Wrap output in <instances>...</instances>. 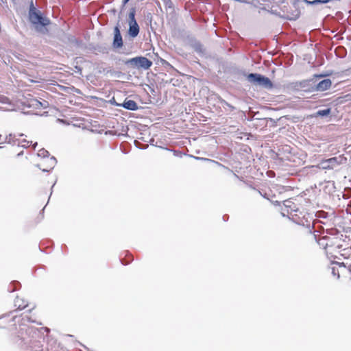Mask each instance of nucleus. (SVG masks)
I'll list each match as a JSON object with an SVG mask.
<instances>
[{
	"instance_id": "f257e3e1",
	"label": "nucleus",
	"mask_w": 351,
	"mask_h": 351,
	"mask_svg": "<svg viewBox=\"0 0 351 351\" xmlns=\"http://www.w3.org/2000/svg\"><path fill=\"white\" fill-rule=\"evenodd\" d=\"M47 327L37 328L34 326H27L25 324H20L16 342L21 347L25 348L27 345L32 343L33 339L43 338V332H49Z\"/></svg>"
},
{
	"instance_id": "f03ea898",
	"label": "nucleus",
	"mask_w": 351,
	"mask_h": 351,
	"mask_svg": "<svg viewBox=\"0 0 351 351\" xmlns=\"http://www.w3.org/2000/svg\"><path fill=\"white\" fill-rule=\"evenodd\" d=\"M29 18L30 22L36 25V29L38 32L43 34L48 32V29L46 28V26L49 25L50 20L44 16L41 12L34 7L32 1L29 5Z\"/></svg>"
},
{
	"instance_id": "7ed1b4c3",
	"label": "nucleus",
	"mask_w": 351,
	"mask_h": 351,
	"mask_svg": "<svg viewBox=\"0 0 351 351\" xmlns=\"http://www.w3.org/2000/svg\"><path fill=\"white\" fill-rule=\"evenodd\" d=\"M246 78L247 82L252 84V85L258 86L266 90H271L274 87L273 82L269 77L260 73H249L247 75Z\"/></svg>"
},
{
	"instance_id": "20e7f679",
	"label": "nucleus",
	"mask_w": 351,
	"mask_h": 351,
	"mask_svg": "<svg viewBox=\"0 0 351 351\" xmlns=\"http://www.w3.org/2000/svg\"><path fill=\"white\" fill-rule=\"evenodd\" d=\"M347 162V158L343 156L332 157L326 160H322L319 167L322 169H333L338 165L345 164Z\"/></svg>"
},
{
	"instance_id": "39448f33",
	"label": "nucleus",
	"mask_w": 351,
	"mask_h": 351,
	"mask_svg": "<svg viewBox=\"0 0 351 351\" xmlns=\"http://www.w3.org/2000/svg\"><path fill=\"white\" fill-rule=\"evenodd\" d=\"M123 46V40L120 32V25L119 23L114 26L113 29V40L112 47L114 49H119Z\"/></svg>"
},
{
	"instance_id": "423d86ee",
	"label": "nucleus",
	"mask_w": 351,
	"mask_h": 351,
	"mask_svg": "<svg viewBox=\"0 0 351 351\" xmlns=\"http://www.w3.org/2000/svg\"><path fill=\"white\" fill-rule=\"evenodd\" d=\"M291 199H285L282 202L283 208L282 207L281 208V215L283 217H285V215H286L285 211L288 214H291L292 212L297 213L299 210L297 205L294 202H293Z\"/></svg>"
},
{
	"instance_id": "0eeeda50",
	"label": "nucleus",
	"mask_w": 351,
	"mask_h": 351,
	"mask_svg": "<svg viewBox=\"0 0 351 351\" xmlns=\"http://www.w3.org/2000/svg\"><path fill=\"white\" fill-rule=\"evenodd\" d=\"M57 164V160L54 156L49 157L43 161V163L37 165V167L43 172H49Z\"/></svg>"
},
{
	"instance_id": "6e6552de",
	"label": "nucleus",
	"mask_w": 351,
	"mask_h": 351,
	"mask_svg": "<svg viewBox=\"0 0 351 351\" xmlns=\"http://www.w3.org/2000/svg\"><path fill=\"white\" fill-rule=\"evenodd\" d=\"M23 104L26 107L32 109H45L48 107L47 101H44V102H41L38 101L37 99L34 98L29 99L25 101Z\"/></svg>"
},
{
	"instance_id": "1a4fd4ad",
	"label": "nucleus",
	"mask_w": 351,
	"mask_h": 351,
	"mask_svg": "<svg viewBox=\"0 0 351 351\" xmlns=\"http://www.w3.org/2000/svg\"><path fill=\"white\" fill-rule=\"evenodd\" d=\"M292 220L297 224L305 226L308 230L309 232H312L313 229L314 228V221L308 220V218L303 217L302 219H295L293 217H292Z\"/></svg>"
},
{
	"instance_id": "9d476101",
	"label": "nucleus",
	"mask_w": 351,
	"mask_h": 351,
	"mask_svg": "<svg viewBox=\"0 0 351 351\" xmlns=\"http://www.w3.org/2000/svg\"><path fill=\"white\" fill-rule=\"evenodd\" d=\"M44 332H43V338L34 339L32 343L27 345L25 348L31 349L32 351H43V342L44 341Z\"/></svg>"
},
{
	"instance_id": "9b49d317",
	"label": "nucleus",
	"mask_w": 351,
	"mask_h": 351,
	"mask_svg": "<svg viewBox=\"0 0 351 351\" xmlns=\"http://www.w3.org/2000/svg\"><path fill=\"white\" fill-rule=\"evenodd\" d=\"M332 85V82L330 79H324L311 88L312 90L324 91L328 90Z\"/></svg>"
},
{
	"instance_id": "f8f14e48",
	"label": "nucleus",
	"mask_w": 351,
	"mask_h": 351,
	"mask_svg": "<svg viewBox=\"0 0 351 351\" xmlns=\"http://www.w3.org/2000/svg\"><path fill=\"white\" fill-rule=\"evenodd\" d=\"M152 62L144 56H138V69H149L152 66Z\"/></svg>"
},
{
	"instance_id": "ddd939ff",
	"label": "nucleus",
	"mask_w": 351,
	"mask_h": 351,
	"mask_svg": "<svg viewBox=\"0 0 351 351\" xmlns=\"http://www.w3.org/2000/svg\"><path fill=\"white\" fill-rule=\"evenodd\" d=\"M129 28L128 30V34L131 38H136L140 32V27L137 22L128 23Z\"/></svg>"
},
{
	"instance_id": "4468645a",
	"label": "nucleus",
	"mask_w": 351,
	"mask_h": 351,
	"mask_svg": "<svg viewBox=\"0 0 351 351\" xmlns=\"http://www.w3.org/2000/svg\"><path fill=\"white\" fill-rule=\"evenodd\" d=\"M121 107H123L126 110L132 111H135L138 109V106L137 103L134 100L131 99H125L124 102L121 104Z\"/></svg>"
},
{
	"instance_id": "2eb2a0df",
	"label": "nucleus",
	"mask_w": 351,
	"mask_h": 351,
	"mask_svg": "<svg viewBox=\"0 0 351 351\" xmlns=\"http://www.w3.org/2000/svg\"><path fill=\"white\" fill-rule=\"evenodd\" d=\"M330 112H331V108H325L323 110H317V112H315V113L311 114V117L313 118H317L319 117H327L330 114Z\"/></svg>"
},
{
	"instance_id": "dca6fc26",
	"label": "nucleus",
	"mask_w": 351,
	"mask_h": 351,
	"mask_svg": "<svg viewBox=\"0 0 351 351\" xmlns=\"http://www.w3.org/2000/svg\"><path fill=\"white\" fill-rule=\"evenodd\" d=\"M123 62L128 66L138 69V56L126 60H123Z\"/></svg>"
},
{
	"instance_id": "f3484780",
	"label": "nucleus",
	"mask_w": 351,
	"mask_h": 351,
	"mask_svg": "<svg viewBox=\"0 0 351 351\" xmlns=\"http://www.w3.org/2000/svg\"><path fill=\"white\" fill-rule=\"evenodd\" d=\"M193 49L198 53H203L204 51L203 45L199 41H195L191 44Z\"/></svg>"
},
{
	"instance_id": "a211bd4d",
	"label": "nucleus",
	"mask_w": 351,
	"mask_h": 351,
	"mask_svg": "<svg viewBox=\"0 0 351 351\" xmlns=\"http://www.w3.org/2000/svg\"><path fill=\"white\" fill-rule=\"evenodd\" d=\"M16 137L15 134H10L9 135L6 136L5 137H3V143H13L14 145L16 144V141H18V145H19V140L14 139Z\"/></svg>"
},
{
	"instance_id": "6ab92c4d",
	"label": "nucleus",
	"mask_w": 351,
	"mask_h": 351,
	"mask_svg": "<svg viewBox=\"0 0 351 351\" xmlns=\"http://www.w3.org/2000/svg\"><path fill=\"white\" fill-rule=\"evenodd\" d=\"M21 287V284L18 281L12 282L8 287V291L9 292H14L19 289Z\"/></svg>"
},
{
	"instance_id": "aec40b11",
	"label": "nucleus",
	"mask_w": 351,
	"mask_h": 351,
	"mask_svg": "<svg viewBox=\"0 0 351 351\" xmlns=\"http://www.w3.org/2000/svg\"><path fill=\"white\" fill-rule=\"evenodd\" d=\"M135 15H136V8H132L130 10V12L128 14V23L136 22V20L135 19Z\"/></svg>"
},
{
	"instance_id": "412c9836",
	"label": "nucleus",
	"mask_w": 351,
	"mask_h": 351,
	"mask_svg": "<svg viewBox=\"0 0 351 351\" xmlns=\"http://www.w3.org/2000/svg\"><path fill=\"white\" fill-rule=\"evenodd\" d=\"M328 237H324L319 239L318 243L320 246H322L324 248L326 249L328 247H330L328 243H326V240L328 239Z\"/></svg>"
},
{
	"instance_id": "4be33fe9",
	"label": "nucleus",
	"mask_w": 351,
	"mask_h": 351,
	"mask_svg": "<svg viewBox=\"0 0 351 351\" xmlns=\"http://www.w3.org/2000/svg\"><path fill=\"white\" fill-rule=\"evenodd\" d=\"M57 344V342L56 340L53 339H50L48 340V342H47V350L48 351H56L54 348H53V345H56Z\"/></svg>"
},
{
	"instance_id": "5701e85b",
	"label": "nucleus",
	"mask_w": 351,
	"mask_h": 351,
	"mask_svg": "<svg viewBox=\"0 0 351 351\" xmlns=\"http://www.w3.org/2000/svg\"><path fill=\"white\" fill-rule=\"evenodd\" d=\"M38 156L43 158H47L49 157V153L47 150L43 148L38 151Z\"/></svg>"
},
{
	"instance_id": "b1692460",
	"label": "nucleus",
	"mask_w": 351,
	"mask_h": 351,
	"mask_svg": "<svg viewBox=\"0 0 351 351\" xmlns=\"http://www.w3.org/2000/svg\"><path fill=\"white\" fill-rule=\"evenodd\" d=\"M342 252H343L341 254V255L342 256H343L344 258H348L350 256V254H351L350 250L346 249V248L343 249Z\"/></svg>"
},
{
	"instance_id": "393cba45",
	"label": "nucleus",
	"mask_w": 351,
	"mask_h": 351,
	"mask_svg": "<svg viewBox=\"0 0 351 351\" xmlns=\"http://www.w3.org/2000/svg\"><path fill=\"white\" fill-rule=\"evenodd\" d=\"M22 321H23V323L22 324H25V322H36L34 320H33L31 317H29V315H25L22 318Z\"/></svg>"
},
{
	"instance_id": "a878e982",
	"label": "nucleus",
	"mask_w": 351,
	"mask_h": 351,
	"mask_svg": "<svg viewBox=\"0 0 351 351\" xmlns=\"http://www.w3.org/2000/svg\"><path fill=\"white\" fill-rule=\"evenodd\" d=\"M221 103L223 104V105H225L226 106H228L231 110H234V107L232 106L231 104H230L229 103H228L227 101H226L225 100H222L221 101Z\"/></svg>"
},
{
	"instance_id": "bb28decb",
	"label": "nucleus",
	"mask_w": 351,
	"mask_h": 351,
	"mask_svg": "<svg viewBox=\"0 0 351 351\" xmlns=\"http://www.w3.org/2000/svg\"><path fill=\"white\" fill-rule=\"evenodd\" d=\"M110 104L116 106H121V104H119L116 101L114 97H112L110 101Z\"/></svg>"
},
{
	"instance_id": "cd10ccee",
	"label": "nucleus",
	"mask_w": 351,
	"mask_h": 351,
	"mask_svg": "<svg viewBox=\"0 0 351 351\" xmlns=\"http://www.w3.org/2000/svg\"><path fill=\"white\" fill-rule=\"evenodd\" d=\"M332 274L334 276H337V278H339V271L338 270H337L335 267H332Z\"/></svg>"
},
{
	"instance_id": "c85d7f7f",
	"label": "nucleus",
	"mask_w": 351,
	"mask_h": 351,
	"mask_svg": "<svg viewBox=\"0 0 351 351\" xmlns=\"http://www.w3.org/2000/svg\"><path fill=\"white\" fill-rule=\"evenodd\" d=\"M268 200H269L271 202V204H273L275 206H281V202H278L277 200L276 201H271V199H267Z\"/></svg>"
},
{
	"instance_id": "c756f323",
	"label": "nucleus",
	"mask_w": 351,
	"mask_h": 351,
	"mask_svg": "<svg viewBox=\"0 0 351 351\" xmlns=\"http://www.w3.org/2000/svg\"><path fill=\"white\" fill-rule=\"evenodd\" d=\"M311 81H305V82H301L300 83V85L302 88H305L306 87V84H307L308 83H310Z\"/></svg>"
},
{
	"instance_id": "7c9ffc66",
	"label": "nucleus",
	"mask_w": 351,
	"mask_h": 351,
	"mask_svg": "<svg viewBox=\"0 0 351 351\" xmlns=\"http://www.w3.org/2000/svg\"><path fill=\"white\" fill-rule=\"evenodd\" d=\"M130 0H123V6L125 5Z\"/></svg>"
},
{
	"instance_id": "2f4dec72",
	"label": "nucleus",
	"mask_w": 351,
	"mask_h": 351,
	"mask_svg": "<svg viewBox=\"0 0 351 351\" xmlns=\"http://www.w3.org/2000/svg\"><path fill=\"white\" fill-rule=\"evenodd\" d=\"M25 143H26V145H22L21 146L22 147H27L29 146V141H24Z\"/></svg>"
},
{
	"instance_id": "473e14b6",
	"label": "nucleus",
	"mask_w": 351,
	"mask_h": 351,
	"mask_svg": "<svg viewBox=\"0 0 351 351\" xmlns=\"http://www.w3.org/2000/svg\"><path fill=\"white\" fill-rule=\"evenodd\" d=\"M26 304L23 305V306H21V304H19L18 306V308H20V309H23L26 307Z\"/></svg>"
},
{
	"instance_id": "72a5a7b5",
	"label": "nucleus",
	"mask_w": 351,
	"mask_h": 351,
	"mask_svg": "<svg viewBox=\"0 0 351 351\" xmlns=\"http://www.w3.org/2000/svg\"><path fill=\"white\" fill-rule=\"evenodd\" d=\"M319 217H322V218H326V215H325L324 213L322 214H319L318 215Z\"/></svg>"
},
{
	"instance_id": "f704fd0d",
	"label": "nucleus",
	"mask_w": 351,
	"mask_h": 351,
	"mask_svg": "<svg viewBox=\"0 0 351 351\" xmlns=\"http://www.w3.org/2000/svg\"><path fill=\"white\" fill-rule=\"evenodd\" d=\"M228 215H223V219L224 221H226L228 219Z\"/></svg>"
},
{
	"instance_id": "c9c22d12",
	"label": "nucleus",
	"mask_w": 351,
	"mask_h": 351,
	"mask_svg": "<svg viewBox=\"0 0 351 351\" xmlns=\"http://www.w3.org/2000/svg\"><path fill=\"white\" fill-rule=\"evenodd\" d=\"M3 143V136L0 134V144Z\"/></svg>"
},
{
	"instance_id": "e433bc0d",
	"label": "nucleus",
	"mask_w": 351,
	"mask_h": 351,
	"mask_svg": "<svg viewBox=\"0 0 351 351\" xmlns=\"http://www.w3.org/2000/svg\"><path fill=\"white\" fill-rule=\"evenodd\" d=\"M348 271L351 274V265H350L348 267ZM351 278V277H350Z\"/></svg>"
},
{
	"instance_id": "4c0bfd02",
	"label": "nucleus",
	"mask_w": 351,
	"mask_h": 351,
	"mask_svg": "<svg viewBox=\"0 0 351 351\" xmlns=\"http://www.w3.org/2000/svg\"><path fill=\"white\" fill-rule=\"evenodd\" d=\"M339 266H340V267L343 266V267H346V265H345L344 263H340V264H339Z\"/></svg>"
},
{
	"instance_id": "58836bf2",
	"label": "nucleus",
	"mask_w": 351,
	"mask_h": 351,
	"mask_svg": "<svg viewBox=\"0 0 351 351\" xmlns=\"http://www.w3.org/2000/svg\"><path fill=\"white\" fill-rule=\"evenodd\" d=\"M341 245H337V247H337V248H338V249H340V248H341Z\"/></svg>"
},
{
	"instance_id": "ea45409f",
	"label": "nucleus",
	"mask_w": 351,
	"mask_h": 351,
	"mask_svg": "<svg viewBox=\"0 0 351 351\" xmlns=\"http://www.w3.org/2000/svg\"><path fill=\"white\" fill-rule=\"evenodd\" d=\"M37 145V143H35L34 145V148L35 149L36 146Z\"/></svg>"
},
{
	"instance_id": "a19ab883",
	"label": "nucleus",
	"mask_w": 351,
	"mask_h": 351,
	"mask_svg": "<svg viewBox=\"0 0 351 351\" xmlns=\"http://www.w3.org/2000/svg\"><path fill=\"white\" fill-rule=\"evenodd\" d=\"M135 145H136V147H138V145H136V144H135ZM138 148H139V147H138ZM140 149H145V148L144 147H140Z\"/></svg>"
},
{
	"instance_id": "79ce46f5",
	"label": "nucleus",
	"mask_w": 351,
	"mask_h": 351,
	"mask_svg": "<svg viewBox=\"0 0 351 351\" xmlns=\"http://www.w3.org/2000/svg\"><path fill=\"white\" fill-rule=\"evenodd\" d=\"M45 206L44 208H43L42 213H41V214H43V211H44V210H45Z\"/></svg>"
},
{
	"instance_id": "37998d69",
	"label": "nucleus",
	"mask_w": 351,
	"mask_h": 351,
	"mask_svg": "<svg viewBox=\"0 0 351 351\" xmlns=\"http://www.w3.org/2000/svg\"><path fill=\"white\" fill-rule=\"evenodd\" d=\"M233 176L236 178H238V176L235 173H233Z\"/></svg>"
},
{
	"instance_id": "c03bdc74",
	"label": "nucleus",
	"mask_w": 351,
	"mask_h": 351,
	"mask_svg": "<svg viewBox=\"0 0 351 351\" xmlns=\"http://www.w3.org/2000/svg\"><path fill=\"white\" fill-rule=\"evenodd\" d=\"M342 197L343 198H345L346 197V195L344 194L342 195Z\"/></svg>"
},
{
	"instance_id": "a18cd8bd",
	"label": "nucleus",
	"mask_w": 351,
	"mask_h": 351,
	"mask_svg": "<svg viewBox=\"0 0 351 351\" xmlns=\"http://www.w3.org/2000/svg\"><path fill=\"white\" fill-rule=\"evenodd\" d=\"M15 302H16V304H15V305L16 306V305H17V303L19 302V300H17Z\"/></svg>"
},
{
	"instance_id": "49530a36",
	"label": "nucleus",
	"mask_w": 351,
	"mask_h": 351,
	"mask_svg": "<svg viewBox=\"0 0 351 351\" xmlns=\"http://www.w3.org/2000/svg\"><path fill=\"white\" fill-rule=\"evenodd\" d=\"M19 136H23V134H19Z\"/></svg>"
},
{
	"instance_id": "de8ad7c7",
	"label": "nucleus",
	"mask_w": 351,
	"mask_h": 351,
	"mask_svg": "<svg viewBox=\"0 0 351 351\" xmlns=\"http://www.w3.org/2000/svg\"><path fill=\"white\" fill-rule=\"evenodd\" d=\"M49 200H50V198H48V201H47V202H49ZM47 204H48V203H47ZM47 205V204H46V205H45V206H46Z\"/></svg>"
}]
</instances>
